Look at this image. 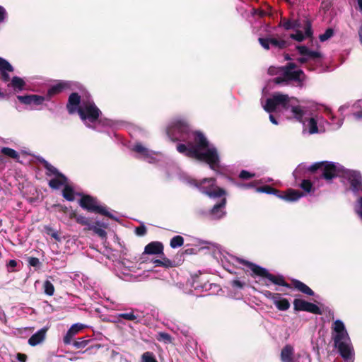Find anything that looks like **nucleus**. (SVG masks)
Listing matches in <instances>:
<instances>
[{"instance_id": "1", "label": "nucleus", "mask_w": 362, "mask_h": 362, "mask_svg": "<svg viewBox=\"0 0 362 362\" xmlns=\"http://www.w3.org/2000/svg\"><path fill=\"white\" fill-rule=\"evenodd\" d=\"M172 141H188L187 146L180 144L177 150L188 157L206 163L211 169L221 168L220 157L216 148L199 132H191L187 122L181 117L173 119L167 127Z\"/></svg>"}, {"instance_id": "2", "label": "nucleus", "mask_w": 362, "mask_h": 362, "mask_svg": "<svg viewBox=\"0 0 362 362\" xmlns=\"http://www.w3.org/2000/svg\"><path fill=\"white\" fill-rule=\"evenodd\" d=\"M282 107L288 119H295L303 125V132L309 134L324 132L327 122L319 114H313L307 117L305 110L298 105V100L294 97L280 93H274L267 99L263 107L267 112H274L277 107Z\"/></svg>"}, {"instance_id": "3", "label": "nucleus", "mask_w": 362, "mask_h": 362, "mask_svg": "<svg viewBox=\"0 0 362 362\" xmlns=\"http://www.w3.org/2000/svg\"><path fill=\"white\" fill-rule=\"evenodd\" d=\"M304 170L312 172L320 170L322 177L327 181H330L336 177H341L350 183L351 189L354 193L362 191V177L360 173L346 169L338 163L322 161L315 163L309 166L300 163L294 170L293 175L297 177Z\"/></svg>"}, {"instance_id": "4", "label": "nucleus", "mask_w": 362, "mask_h": 362, "mask_svg": "<svg viewBox=\"0 0 362 362\" xmlns=\"http://www.w3.org/2000/svg\"><path fill=\"white\" fill-rule=\"evenodd\" d=\"M66 108L69 114L78 113L83 124L88 128L103 131V127L111 126V122L103 120L100 110L97 107L89 95L81 97L76 93H71L68 100Z\"/></svg>"}, {"instance_id": "5", "label": "nucleus", "mask_w": 362, "mask_h": 362, "mask_svg": "<svg viewBox=\"0 0 362 362\" xmlns=\"http://www.w3.org/2000/svg\"><path fill=\"white\" fill-rule=\"evenodd\" d=\"M331 329L332 339L341 356L345 362H354V350L344 323L341 320H336Z\"/></svg>"}, {"instance_id": "6", "label": "nucleus", "mask_w": 362, "mask_h": 362, "mask_svg": "<svg viewBox=\"0 0 362 362\" xmlns=\"http://www.w3.org/2000/svg\"><path fill=\"white\" fill-rule=\"evenodd\" d=\"M268 73L270 75H281L273 79V82L276 84L292 81L297 83V86L302 87L305 79L304 72L298 69L294 64H289L288 66L282 67L271 66L268 69Z\"/></svg>"}, {"instance_id": "7", "label": "nucleus", "mask_w": 362, "mask_h": 362, "mask_svg": "<svg viewBox=\"0 0 362 362\" xmlns=\"http://www.w3.org/2000/svg\"><path fill=\"white\" fill-rule=\"evenodd\" d=\"M185 181L190 187L197 189L201 193L207 195L210 198L216 199L226 194V191L216 185L214 178H204L201 180H197L188 177Z\"/></svg>"}, {"instance_id": "8", "label": "nucleus", "mask_w": 362, "mask_h": 362, "mask_svg": "<svg viewBox=\"0 0 362 362\" xmlns=\"http://www.w3.org/2000/svg\"><path fill=\"white\" fill-rule=\"evenodd\" d=\"M281 25L286 30H293L295 33L290 35L291 39L301 42L312 35L311 23L308 20H285L281 22Z\"/></svg>"}, {"instance_id": "9", "label": "nucleus", "mask_w": 362, "mask_h": 362, "mask_svg": "<svg viewBox=\"0 0 362 362\" xmlns=\"http://www.w3.org/2000/svg\"><path fill=\"white\" fill-rule=\"evenodd\" d=\"M235 262L242 263L247 266L255 274L265 277L269 282L273 283L276 285L288 286L281 276H275L268 272L267 269L262 268L253 263L241 260L240 259H235Z\"/></svg>"}, {"instance_id": "10", "label": "nucleus", "mask_w": 362, "mask_h": 362, "mask_svg": "<svg viewBox=\"0 0 362 362\" xmlns=\"http://www.w3.org/2000/svg\"><path fill=\"white\" fill-rule=\"evenodd\" d=\"M40 162L43 164L47 170L46 175L52 177L49 181V186L54 189L62 188V186L64 185L66 181V177L45 159L42 158Z\"/></svg>"}, {"instance_id": "11", "label": "nucleus", "mask_w": 362, "mask_h": 362, "mask_svg": "<svg viewBox=\"0 0 362 362\" xmlns=\"http://www.w3.org/2000/svg\"><path fill=\"white\" fill-rule=\"evenodd\" d=\"M79 204L83 209H86L88 211L98 213L110 218H115L105 206L100 205L95 198L90 196H83L80 199Z\"/></svg>"}, {"instance_id": "12", "label": "nucleus", "mask_w": 362, "mask_h": 362, "mask_svg": "<svg viewBox=\"0 0 362 362\" xmlns=\"http://www.w3.org/2000/svg\"><path fill=\"white\" fill-rule=\"evenodd\" d=\"M256 192L259 193H266L269 194H275L281 199L286 200L287 202H296L299 199H300L302 197L304 196V194L301 192H300L298 190L289 189H288L284 195L279 194V191L272 188L270 186H264L261 187H257Z\"/></svg>"}, {"instance_id": "13", "label": "nucleus", "mask_w": 362, "mask_h": 362, "mask_svg": "<svg viewBox=\"0 0 362 362\" xmlns=\"http://www.w3.org/2000/svg\"><path fill=\"white\" fill-rule=\"evenodd\" d=\"M132 149L139 155L141 158L150 163H156L164 158V156L160 152L152 151L140 143L136 144Z\"/></svg>"}, {"instance_id": "14", "label": "nucleus", "mask_w": 362, "mask_h": 362, "mask_svg": "<svg viewBox=\"0 0 362 362\" xmlns=\"http://www.w3.org/2000/svg\"><path fill=\"white\" fill-rule=\"evenodd\" d=\"M297 49L301 55V57L298 59V62L301 64L308 62H319L322 57V54L320 52L310 50L305 46H298Z\"/></svg>"}, {"instance_id": "15", "label": "nucleus", "mask_w": 362, "mask_h": 362, "mask_svg": "<svg viewBox=\"0 0 362 362\" xmlns=\"http://www.w3.org/2000/svg\"><path fill=\"white\" fill-rule=\"evenodd\" d=\"M17 99L21 103L29 106L32 110H38V107L47 100L46 97L38 95H18Z\"/></svg>"}, {"instance_id": "16", "label": "nucleus", "mask_w": 362, "mask_h": 362, "mask_svg": "<svg viewBox=\"0 0 362 362\" xmlns=\"http://www.w3.org/2000/svg\"><path fill=\"white\" fill-rule=\"evenodd\" d=\"M293 306L294 309L298 311H306L313 314L321 313L320 309L317 305L302 299H295Z\"/></svg>"}, {"instance_id": "17", "label": "nucleus", "mask_w": 362, "mask_h": 362, "mask_svg": "<svg viewBox=\"0 0 362 362\" xmlns=\"http://www.w3.org/2000/svg\"><path fill=\"white\" fill-rule=\"evenodd\" d=\"M260 45L266 49H268L270 46L276 48H284L287 46V42L283 40H277L275 38H259Z\"/></svg>"}, {"instance_id": "18", "label": "nucleus", "mask_w": 362, "mask_h": 362, "mask_svg": "<svg viewBox=\"0 0 362 362\" xmlns=\"http://www.w3.org/2000/svg\"><path fill=\"white\" fill-rule=\"evenodd\" d=\"M86 327H87V326L81 323H75L72 325L64 337V343L66 345L70 344L74 337Z\"/></svg>"}, {"instance_id": "19", "label": "nucleus", "mask_w": 362, "mask_h": 362, "mask_svg": "<svg viewBox=\"0 0 362 362\" xmlns=\"http://www.w3.org/2000/svg\"><path fill=\"white\" fill-rule=\"evenodd\" d=\"M281 362H299L296 358L294 348L291 344H286L281 351Z\"/></svg>"}, {"instance_id": "20", "label": "nucleus", "mask_w": 362, "mask_h": 362, "mask_svg": "<svg viewBox=\"0 0 362 362\" xmlns=\"http://www.w3.org/2000/svg\"><path fill=\"white\" fill-rule=\"evenodd\" d=\"M71 83L70 81H59L52 86L47 91V96L46 97L47 100H49V98L54 95L58 94L64 90L71 88Z\"/></svg>"}, {"instance_id": "21", "label": "nucleus", "mask_w": 362, "mask_h": 362, "mask_svg": "<svg viewBox=\"0 0 362 362\" xmlns=\"http://www.w3.org/2000/svg\"><path fill=\"white\" fill-rule=\"evenodd\" d=\"M226 199L223 197L220 203L214 205L210 212V216L212 219H220L226 215L225 206Z\"/></svg>"}, {"instance_id": "22", "label": "nucleus", "mask_w": 362, "mask_h": 362, "mask_svg": "<svg viewBox=\"0 0 362 362\" xmlns=\"http://www.w3.org/2000/svg\"><path fill=\"white\" fill-rule=\"evenodd\" d=\"M358 107L362 108V100L357 101L351 106L349 105H342L339 108V112L341 113V115H343L344 112L349 108H351V111H354ZM353 116L356 120L362 119V110L353 112Z\"/></svg>"}, {"instance_id": "23", "label": "nucleus", "mask_w": 362, "mask_h": 362, "mask_svg": "<svg viewBox=\"0 0 362 362\" xmlns=\"http://www.w3.org/2000/svg\"><path fill=\"white\" fill-rule=\"evenodd\" d=\"M13 71V67L10 64V63L6 59L0 57V71L4 81L7 82L10 80V76L8 73L12 72Z\"/></svg>"}, {"instance_id": "24", "label": "nucleus", "mask_w": 362, "mask_h": 362, "mask_svg": "<svg viewBox=\"0 0 362 362\" xmlns=\"http://www.w3.org/2000/svg\"><path fill=\"white\" fill-rule=\"evenodd\" d=\"M144 253L148 255L163 254V245L160 242H151L145 247Z\"/></svg>"}, {"instance_id": "25", "label": "nucleus", "mask_w": 362, "mask_h": 362, "mask_svg": "<svg viewBox=\"0 0 362 362\" xmlns=\"http://www.w3.org/2000/svg\"><path fill=\"white\" fill-rule=\"evenodd\" d=\"M46 331L47 329L44 328L38 330L30 337L28 339V344L30 346H34L42 343L45 340Z\"/></svg>"}, {"instance_id": "26", "label": "nucleus", "mask_w": 362, "mask_h": 362, "mask_svg": "<svg viewBox=\"0 0 362 362\" xmlns=\"http://www.w3.org/2000/svg\"><path fill=\"white\" fill-rule=\"evenodd\" d=\"M63 187L62 195L64 199L68 201H74L75 199L76 195L80 196V194L76 193L71 186L69 184L68 180H66L64 185L62 186Z\"/></svg>"}, {"instance_id": "27", "label": "nucleus", "mask_w": 362, "mask_h": 362, "mask_svg": "<svg viewBox=\"0 0 362 362\" xmlns=\"http://www.w3.org/2000/svg\"><path fill=\"white\" fill-rule=\"evenodd\" d=\"M69 216L70 218H75L78 223L86 226L87 230H88L89 227L92 225L88 218L81 215H77L74 211H69Z\"/></svg>"}, {"instance_id": "28", "label": "nucleus", "mask_w": 362, "mask_h": 362, "mask_svg": "<svg viewBox=\"0 0 362 362\" xmlns=\"http://www.w3.org/2000/svg\"><path fill=\"white\" fill-rule=\"evenodd\" d=\"M117 318H122L135 322H139L141 320V316L135 311L132 310L128 313H122L117 315Z\"/></svg>"}, {"instance_id": "29", "label": "nucleus", "mask_w": 362, "mask_h": 362, "mask_svg": "<svg viewBox=\"0 0 362 362\" xmlns=\"http://www.w3.org/2000/svg\"><path fill=\"white\" fill-rule=\"evenodd\" d=\"M276 307L282 311L287 310L290 307V303L286 298H284L279 293L274 301L273 302Z\"/></svg>"}, {"instance_id": "30", "label": "nucleus", "mask_w": 362, "mask_h": 362, "mask_svg": "<svg viewBox=\"0 0 362 362\" xmlns=\"http://www.w3.org/2000/svg\"><path fill=\"white\" fill-rule=\"evenodd\" d=\"M115 269L117 276L120 279L126 281H129L132 279V273H134L132 271H131L132 269H128L127 267L117 268L116 264Z\"/></svg>"}, {"instance_id": "31", "label": "nucleus", "mask_w": 362, "mask_h": 362, "mask_svg": "<svg viewBox=\"0 0 362 362\" xmlns=\"http://www.w3.org/2000/svg\"><path fill=\"white\" fill-rule=\"evenodd\" d=\"M25 85V82L23 78L18 76H13L8 86L15 90L21 91L24 88Z\"/></svg>"}, {"instance_id": "32", "label": "nucleus", "mask_w": 362, "mask_h": 362, "mask_svg": "<svg viewBox=\"0 0 362 362\" xmlns=\"http://www.w3.org/2000/svg\"><path fill=\"white\" fill-rule=\"evenodd\" d=\"M193 287L195 290H200L201 291H209L212 288H218V286L214 284H209L208 282H205L204 284L200 285L199 281H194L193 283Z\"/></svg>"}, {"instance_id": "33", "label": "nucleus", "mask_w": 362, "mask_h": 362, "mask_svg": "<svg viewBox=\"0 0 362 362\" xmlns=\"http://www.w3.org/2000/svg\"><path fill=\"white\" fill-rule=\"evenodd\" d=\"M293 285L295 286L296 288H297L298 290H299L300 291H301L302 293L306 294V295H308V296H313L314 295V292L313 291V290L308 287L306 284H305L304 283L300 281H295L293 282Z\"/></svg>"}, {"instance_id": "34", "label": "nucleus", "mask_w": 362, "mask_h": 362, "mask_svg": "<svg viewBox=\"0 0 362 362\" xmlns=\"http://www.w3.org/2000/svg\"><path fill=\"white\" fill-rule=\"evenodd\" d=\"M122 267L133 269H131V271H132L134 273L136 272V269H137L136 264L134 262H132L128 259H122V260L117 262V268H122Z\"/></svg>"}, {"instance_id": "35", "label": "nucleus", "mask_w": 362, "mask_h": 362, "mask_svg": "<svg viewBox=\"0 0 362 362\" xmlns=\"http://www.w3.org/2000/svg\"><path fill=\"white\" fill-rule=\"evenodd\" d=\"M90 230H93L95 234H97L102 239H106L107 233L106 231L98 226H93V224L89 227Z\"/></svg>"}, {"instance_id": "36", "label": "nucleus", "mask_w": 362, "mask_h": 362, "mask_svg": "<svg viewBox=\"0 0 362 362\" xmlns=\"http://www.w3.org/2000/svg\"><path fill=\"white\" fill-rule=\"evenodd\" d=\"M184 243V239L180 235L174 236L170 243V245L172 248H177L181 247Z\"/></svg>"}, {"instance_id": "37", "label": "nucleus", "mask_w": 362, "mask_h": 362, "mask_svg": "<svg viewBox=\"0 0 362 362\" xmlns=\"http://www.w3.org/2000/svg\"><path fill=\"white\" fill-rule=\"evenodd\" d=\"M300 187L306 193H310L315 190V187H313V184L308 180H303L301 182Z\"/></svg>"}, {"instance_id": "38", "label": "nucleus", "mask_w": 362, "mask_h": 362, "mask_svg": "<svg viewBox=\"0 0 362 362\" xmlns=\"http://www.w3.org/2000/svg\"><path fill=\"white\" fill-rule=\"evenodd\" d=\"M44 291L45 294L52 296L54 293V285L48 280L45 281L44 283Z\"/></svg>"}, {"instance_id": "39", "label": "nucleus", "mask_w": 362, "mask_h": 362, "mask_svg": "<svg viewBox=\"0 0 362 362\" xmlns=\"http://www.w3.org/2000/svg\"><path fill=\"white\" fill-rule=\"evenodd\" d=\"M141 362H157V361L152 352L146 351L142 354Z\"/></svg>"}, {"instance_id": "40", "label": "nucleus", "mask_w": 362, "mask_h": 362, "mask_svg": "<svg viewBox=\"0 0 362 362\" xmlns=\"http://www.w3.org/2000/svg\"><path fill=\"white\" fill-rule=\"evenodd\" d=\"M90 342V340L84 339L83 338H78L73 343V345L76 349H82L86 347Z\"/></svg>"}, {"instance_id": "41", "label": "nucleus", "mask_w": 362, "mask_h": 362, "mask_svg": "<svg viewBox=\"0 0 362 362\" xmlns=\"http://www.w3.org/2000/svg\"><path fill=\"white\" fill-rule=\"evenodd\" d=\"M334 35V30L332 28H328L325 32L321 34L319 37L321 42H325L331 38Z\"/></svg>"}, {"instance_id": "42", "label": "nucleus", "mask_w": 362, "mask_h": 362, "mask_svg": "<svg viewBox=\"0 0 362 362\" xmlns=\"http://www.w3.org/2000/svg\"><path fill=\"white\" fill-rule=\"evenodd\" d=\"M330 119H331L330 124L332 125L333 129H338L343 124L344 118L338 119L335 122V117L334 116L331 115Z\"/></svg>"}, {"instance_id": "43", "label": "nucleus", "mask_w": 362, "mask_h": 362, "mask_svg": "<svg viewBox=\"0 0 362 362\" xmlns=\"http://www.w3.org/2000/svg\"><path fill=\"white\" fill-rule=\"evenodd\" d=\"M1 151L4 154L13 158H16L18 156V153L15 150L10 148L4 147L2 148Z\"/></svg>"}, {"instance_id": "44", "label": "nucleus", "mask_w": 362, "mask_h": 362, "mask_svg": "<svg viewBox=\"0 0 362 362\" xmlns=\"http://www.w3.org/2000/svg\"><path fill=\"white\" fill-rule=\"evenodd\" d=\"M161 267H165V268H170L175 267V264L173 261H171L170 259H168L165 257H163L161 258Z\"/></svg>"}, {"instance_id": "45", "label": "nucleus", "mask_w": 362, "mask_h": 362, "mask_svg": "<svg viewBox=\"0 0 362 362\" xmlns=\"http://www.w3.org/2000/svg\"><path fill=\"white\" fill-rule=\"evenodd\" d=\"M355 211H356V214L362 219V197H361L358 199L357 204L355 206Z\"/></svg>"}, {"instance_id": "46", "label": "nucleus", "mask_w": 362, "mask_h": 362, "mask_svg": "<svg viewBox=\"0 0 362 362\" xmlns=\"http://www.w3.org/2000/svg\"><path fill=\"white\" fill-rule=\"evenodd\" d=\"M158 339L164 341L165 343H170L172 341V338L170 335L165 332L159 333Z\"/></svg>"}, {"instance_id": "47", "label": "nucleus", "mask_w": 362, "mask_h": 362, "mask_svg": "<svg viewBox=\"0 0 362 362\" xmlns=\"http://www.w3.org/2000/svg\"><path fill=\"white\" fill-rule=\"evenodd\" d=\"M254 176H255V174H252L246 170H242L239 175V177L243 180L250 179L251 177H253Z\"/></svg>"}, {"instance_id": "48", "label": "nucleus", "mask_w": 362, "mask_h": 362, "mask_svg": "<svg viewBox=\"0 0 362 362\" xmlns=\"http://www.w3.org/2000/svg\"><path fill=\"white\" fill-rule=\"evenodd\" d=\"M17 266V262L14 259H11L7 264V269L8 272H13L14 268Z\"/></svg>"}, {"instance_id": "49", "label": "nucleus", "mask_w": 362, "mask_h": 362, "mask_svg": "<svg viewBox=\"0 0 362 362\" xmlns=\"http://www.w3.org/2000/svg\"><path fill=\"white\" fill-rule=\"evenodd\" d=\"M231 286L234 289H241L243 288L244 284L240 281L235 279L231 281Z\"/></svg>"}, {"instance_id": "50", "label": "nucleus", "mask_w": 362, "mask_h": 362, "mask_svg": "<svg viewBox=\"0 0 362 362\" xmlns=\"http://www.w3.org/2000/svg\"><path fill=\"white\" fill-rule=\"evenodd\" d=\"M264 295L265 296V297L272 300V301L274 302V299H276V297H277L279 293H272V292H270L269 291H265L264 292Z\"/></svg>"}, {"instance_id": "51", "label": "nucleus", "mask_w": 362, "mask_h": 362, "mask_svg": "<svg viewBox=\"0 0 362 362\" xmlns=\"http://www.w3.org/2000/svg\"><path fill=\"white\" fill-rule=\"evenodd\" d=\"M28 263L32 267H38L40 264L39 259L37 257H30Z\"/></svg>"}, {"instance_id": "52", "label": "nucleus", "mask_w": 362, "mask_h": 362, "mask_svg": "<svg viewBox=\"0 0 362 362\" xmlns=\"http://www.w3.org/2000/svg\"><path fill=\"white\" fill-rule=\"evenodd\" d=\"M6 17V9L0 6V23L3 22Z\"/></svg>"}, {"instance_id": "53", "label": "nucleus", "mask_w": 362, "mask_h": 362, "mask_svg": "<svg viewBox=\"0 0 362 362\" xmlns=\"http://www.w3.org/2000/svg\"><path fill=\"white\" fill-rule=\"evenodd\" d=\"M146 232V228L144 226H140L136 228V233L138 235H144Z\"/></svg>"}, {"instance_id": "54", "label": "nucleus", "mask_w": 362, "mask_h": 362, "mask_svg": "<svg viewBox=\"0 0 362 362\" xmlns=\"http://www.w3.org/2000/svg\"><path fill=\"white\" fill-rule=\"evenodd\" d=\"M17 359H18L20 362H26L27 356H26V355H25V354H18L17 355Z\"/></svg>"}, {"instance_id": "55", "label": "nucleus", "mask_w": 362, "mask_h": 362, "mask_svg": "<svg viewBox=\"0 0 362 362\" xmlns=\"http://www.w3.org/2000/svg\"><path fill=\"white\" fill-rule=\"evenodd\" d=\"M255 186L254 182L248 183V184H240L238 185L239 187L242 188H250L254 187Z\"/></svg>"}, {"instance_id": "56", "label": "nucleus", "mask_w": 362, "mask_h": 362, "mask_svg": "<svg viewBox=\"0 0 362 362\" xmlns=\"http://www.w3.org/2000/svg\"><path fill=\"white\" fill-rule=\"evenodd\" d=\"M269 120L272 124H276V125L278 124V122H277L276 119L272 114L269 115Z\"/></svg>"}, {"instance_id": "57", "label": "nucleus", "mask_w": 362, "mask_h": 362, "mask_svg": "<svg viewBox=\"0 0 362 362\" xmlns=\"http://www.w3.org/2000/svg\"><path fill=\"white\" fill-rule=\"evenodd\" d=\"M50 235L55 240H59V235H58L57 232L53 231Z\"/></svg>"}, {"instance_id": "58", "label": "nucleus", "mask_w": 362, "mask_h": 362, "mask_svg": "<svg viewBox=\"0 0 362 362\" xmlns=\"http://www.w3.org/2000/svg\"><path fill=\"white\" fill-rule=\"evenodd\" d=\"M358 36H359L360 42L362 44V24L361 25V26L359 27V29H358Z\"/></svg>"}, {"instance_id": "59", "label": "nucleus", "mask_w": 362, "mask_h": 362, "mask_svg": "<svg viewBox=\"0 0 362 362\" xmlns=\"http://www.w3.org/2000/svg\"><path fill=\"white\" fill-rule=\"evenodd\" d=\"M358 4V8L362 13V0H356Z\"/></svg>"}, {"instance_id": "60", "label": "nucleus", "mask_w": 362, "mask_h": 362, "mask_svg": "<svg viewBox=\"0 0 362 362\" xmlns=\"http://www.w3.org/2000/svg\"><path fill=\"white\" fill-rule=\"evenodd\" d=\"M153 264H155V265L156 267H161V259H155L153 261Z\"/></svg>"}, {"instance_id": "61", "label": "nucleus", "mask_w": 362, "mask_h": 362, "mask_svg": "<svg viewBox=\"0 0 362 362\" xmlns=\"http://www.w3.org/2000/svg\"><path fill=\"white\" fill-rule=\"evenodd\" d=\"M45 230H46V232L48 233V234H51L52 233V229L51 227L49 226H45Z\"/></svg>"}, {"instance_id": "62", "label": "nucleus", "mask_w": 362, "mask_h": 362, "mask_svg": "<svg viewBox=\"0 0 362 362\" xmlns=\"http://www.w3.org/2000/svg\"><path fill=\"white\" fill-rule=\"evenodd\" d=\"M272 180L271 178H264L261 180V182H271Z\"/></svg>"}, {"instance_id": "63", "label": "nucleus", "mask_w": 362, "mask_h": 362, "mask_svg": "<svg viewBox=\"0 0 362 362\" xmlns=\"http://www.w3.org/2000/svg\"><path fill=\"white\" fill-rule=\"evenodd\" d=\"M4 97V94L0 91V98H3Z\"/></svg>"}, {"instance_id": "64", "label": "nucleus", "mask_w": 362, "mask_h": 362, "mask_svg": "<svg viewBox=\"0 0 362 362\" xmlns=\"http://www.w3.org/2000/svg\"><path fill=\"white\" fill-rule=\"evenodd\" d=\"M303 358H304L305 360H306V361H308V356H305L303 357Z\"/></svg>"}]
</instances>
